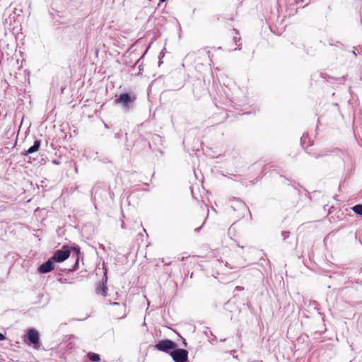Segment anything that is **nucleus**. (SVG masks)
Masks as SVG:
<instances>
[{"label": "nucleus", "instance_id": "13", "mask_svg": "<svg viewBox=\"0 0 362 362\" xmlns=\"http://www.w3.org/2000/svg\"><path fill=\"white\" fill-rule=\"evenodd\" d=\"M308 307L316 310H320V305L316 300H309Z\"/></svg>", "mask_w": 362, "mask_h": 362}, {"label": "nucleus", "instance_id": "14", "mask_svg": "<svg viewBox=\"0 0 362 362\" xmlns=\"http://www.w3.org/2000/svg\"><path fill=\"white\" fill-rule=\"evenodd\" d=\"M289 235H290V232L289 231H283L281 233V235L283 237L284 240L287 239L289 237Z\"/></svg>", "mask_w": 362, "mask_h": 362}, {"label": "nucleus", "instance_id": "6", "mask_svg": "<svg viewBox=\"0 0 362 362\" xmlns=\"http://www.w3.org/2000/svg\"><path fill=\"white\" fill-rule=\"evenodd\" d=\"M170 356L175 362H186L188 359V351L176 347L173 350Z\"/></svg>", "mask_w": 362, "mask_h": 362}, {"label": "nucleus", "instance_id": "3", "mask_svg": "<svg viewBox=\"0 0 362 362\" xmlns=\"http://www.w3.org/2000/svg\"><path fill=\"white\" fill-rule=\"evenodd\" d=\"M24 341L27 344L32 345L35 349H38L40 346V334L34 328L28 329Z\"/></svg>", "mask_w": 362, "mask_h": 362}, {"label": "nucleus", "instance_id": "12", "mask_svg": "<svg viewBox=\"0 0 362 362\" xmlns=\"http://www.w3.org/2000/svg\"><path fill=\"white\" fill-rule=\"evenodd\" d=\"M353 211L357 215L362 216V204H356L352 207Z\"/></svg>", "mask_w": 362, "mask_h": 362}, {"label": "nucleus", "instance_id": "25", "mask_svg": "<svg viewBox=\"0 0 362 362\" xmlns=\"http://www.w3.org/2000/svg\"><path fill=\"white\" fill-rule=\"evenodd\" d=\"M353 54L356 56V53L355 51H353Z\"/></svg>", "mask_w": 362, "mask_h": 362}, {"label": "nucleus", "instance_id": "10", "mask_svg": "<svg viewBox=\"0 0 362 362\" xmlns=\"http://www.w3.org/2000/svg\"><path fill=\"white\" fill-rule=\"evenodd\" d=\"M107 287L104 284H99V285L96 288V293L98 294H101L103 296H105L107 294Z\"/></svg>", "mask_w": 362, "mask_h": 362}, {"label": "nucleus", "instance_id": "24", "mask_svg": "<svg viewBox=\"0 0 362 362\" xmlns=\"http://www.w3.org/2000/svg\"><path fill=\"white\" fill-rule=\"evenodd\" d=\"M226 339H221V341H225Z\"/></svg>", "mask_w": 362, "mask_h": 362}, {"label": "nucleus", "instance_id": "18", "mask_svg": "<svg viewBox=\"0 0 362 362\" xmlns=\"http://www.w3.org/2000/svg\"><path fill=\"white\" fill-rule=\"evenodd\" d=\"M235 289L239 290V291H242V290L243 289V287H240V286H237V287L235 288Z\"/></svg>", "mask_w": 362, "mask_h": 362}, {"label": "nucleus", "instance_id": "23", "mask_svg": "<svg viewBox=\"0 0 362 362\" xmlns=\"http://www.w3.org/2000/svg\"><path fill=\"white\" fill-rule=\"evenodd\" d=\"M160 2L163 3L165 2L166 0H159Z\"/></svg>", "mask_w": 362, "mask_h": 362}, {"label": "nucleus", "instance_id": "15", "mask_svg": "<svg viewBox=\"0 0 362 362\" xmlns=\"http://www.w3.org/2000/svg\"><path fill=\"white\" fill-rule=\"evenodd\" d=\"M6 339L4 334L0 332V341H4Z\"/></svg>", "mask_w": 362, "mask_h": 362}, {"label": "nucleus", "instance_id": "22", "mask_svg": "<svg viewBox=\"0 0 362 362\" xmlns=\"http://www.w3.org/2000/svg\"><path fill=\"white\" fill-rule=\"evenodd\" d=\"M139 70H140V71H141V70L143 69L141 68V65H140V66H139Z\"/></svg>", "mask_w": 362, "mask_h": 362}, {"label": "nucleus", "instance_id": "19", "mask_svg": "<svg viewBox=\"0 0 362 362\" xmlns=\"http://www.w3.org/2000/svg\"><path fill=\"white\" fill-rule=\"evenodd\" d=\"M201 228L202 227H199V228H195V230H194L195 232H199Z\"/></svg>", "mask_w": 362, "mask_h": 362}, {"label": "nucleus", "instance_id": "1", "mask_svg": "<svg viewBox=\"0 0 362 362\" xmlns=\"http://www.w3.org/2000/svg\"><path fill=\"white\" fill-rule=\"evenodd\" d=\"M136 96L134 93L130 92L122 93L115 100V103L119 105L123 112H129L135 107Z\"/></svg>", "mask_w": 362, "mask_h": 362}, {"label": "nucleus", "instance_id": "26", "mask_svg": "<svg viewBox=\"0 0 362 362\" xmlns=\"http://www.w3.org/2000/svg\"><path fill=\"white\" fill-rule=\"evenodd\" d=\"M113 304H114V305H119V303H117V302H115Z\"/></svg>", "mask_w": 362, "mask_h": 362}, {"label": "nucleus", "instance_id": "17", "mask_svg": "<svg viewBox=\"0 0 362 362\" xmlns=\"http://www.w3.org/2000/svg\"><path fill=\"white\" fill-rule=\"evenodd\" d=\"M302 2H303V0H296L295 1V4L298 5V4H299L300 3H302Z\"/></svg>", "mask_w": 362, "mask_h": 362}, {"label": "nucleus", "instance_id": "11", "mask_svg": "<svg viewBox=\"0 0 362 362\" xmlns=\"http://www.w3.org/2000/svg\"><path fill=\"white\" fill-rule=\"evenodd\" d=\"M88 358L92 362H99L100 360V356L98 354L89 352L87 354Z\"/></svg>", "mask_w": 362, "mask_h": 362}, {"label": "nucleus", "instance_id": "9", "mask_svg": "<svg viewBox=\"0 0 362 362\" xmlns=\"http://www.w3.org/2000/svg\"><path fill=\"white\" fill-rule=\"evenodd\" d=\"M41 145V141L40 140H35L34 141V144L32 146H30L28 150L25 151L24 153H22V154L25 156H28L29 154H32L33 153L37 152Z\"/></svg>", "mask_w": 362, "mask_h": 362}, {"label": "nucleus", "instance_id": "2", "mask_svg": "<svg viewBox=\"0 0 362 362\" xmlns=\"http://www.w3.org/2000/svg\"><path fill=\"white\" fill-rule=\"evenodd\" d=\"M231 209L236 213L235 218L240 219L245 216V215L249 212V209L246 204L238 198H233L231 200Z\"/></svg>", "mask_w": 362, "mask_h": 362}, {"label": "nucleus", "instance_id": "4", "mask_svg": "<svg viewBox=\"0 0 362 362\" xmlns=\"http://www.w3.org/2000/svg\"><path fill=\"white\" fill-rule=\"evenodd\" d=\"M70 255L71 247L64 245L62 249L56 250L51 258L54 262H62L68 259Z\"/></svg>", "mask_w": 362, "mask_h": 362}, {"label": "nucleus", "instance_id": "21", "mask_svg": "<svg viewBox=\"0 0 362 362\" xmlns=\"http://www.w3.org/2000/svg\"><path fill=\"white\" fill-rule=\"evenodd\" d=\"M122 228H124V222L122 223Z\"/></svg>", "mask_w": 362, "mask_h": 362}, {"label": "nucleus", "instance_id": "5", "mask_svg": "<svg viewBox=\"0 0 362 362\" xmlns=\"http://www.w3.org/2000/svg\"><path fill=\"white\" fill-rule=\"evenodd\" d=\"M176 347L177 344L170 339H163L156 344V349L158 351L169 354L170 355Z\"/></svg>", "mask_w": 362, "mask_h": 362}, {"label": "nucleus", "instance_id": "8", "mask_svg": "<svg viewBox=\"0 0 362 362\" xmlns=\"http://www.w3.org/2000/svg\"><path fill=\"white\" fill-rule=\"evenodd\" d=\"M54 261L52 260V258H49L47 261L42 263L39 266L37 271L40 274H47L50 272L54 268Z\"/></svg>", "mask_w": 362, "mask_h": 362}, {"label": "nucleus", "instance_id": "7", "mask_svg": "<svg viewBox=\"0 0 362 362\" xmlns=\"http://www.w3.org/2000/svg\"><path fill=\"white\" fill-rule=\"evenodd\" d=\"M73 251L72 257L75 258V262L74 265L70 268H64L62 269V271L64 272H71L73 271H76L78 268V262L80 258V247L78 245H74L71 248V251Z\"/></svg>", "mask_w": 362, "mask_h": 362}, {"label": "nucleus", "instance_id": "16", "mask_svg": "<svg viewBox=\"0 0 362 362\" xmlns=\"http://www.w3.org/2000/svg\"><path fill=\"white\" fill-rule=\"evenodd\" d=\"M306 138H307V135L303 134L300 139L301 143H303Z\"/></svg>", "mask_w": 362, "mask_h": 362}, {"label": "nucleus", "instance_id": "20", "mask_svg": "<svg viewBox=\"0 0 362 362\" xmlns=\"http://www.w3.org/2000/svg\"><path fill=\"white\" fill-rule=\"evenodd\" d=\"M115 137L117 138V139L119 138V133L115 134Z\"/></svg>", "mask_w": 362, "mask_h": 362}]
</instances>
